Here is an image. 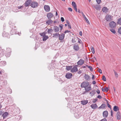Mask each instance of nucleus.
I'll return each mask as SVG.
<instances>
[{
  "label": "nucleus",
  "mask_w": 121,
  "mask_h": 121,
  "mask_svg": "<svg viewBox=\"0 0 121 121\" xmlns=\"http://www.w3.org/2000/svg\"><path fill=\"white\" fill-rule=\"evenodd\" d=\"M117 120H120L121 119V114L119 111L117 112Z\"/></svg>",
  "instance_id": "nucleus-14"
},
{
  "label": "nucleus",
  "mask_w": 121,
  "mask_h": 121,
  "mask_svg": "<svg viewBox=\"0 0 121 121\" xmlns=\"http://www.w3.org/2000/svg\"><path fill=\"white\" fill-rule=\"evenodd\" d=\"M89 82L87 81L86 82H83L81 85V86L82 88H85V87H87V86H88L89 85Z\"/></svg>",
  "instance_id": "nucleus-1"
},
{
  "label": "nucleus",
  "mask_w": 121,
  "mask_h": 121,
  "mask_svg": "<svg viewBox=\"0 0 121 121\" xmlns=\"http://www.w3.org/2000/svg\"><path fill=\"white\" fill-rule=\"evenodd\" d=\"M110 31L114 34L116 33V32L114 29H111L110 30Z\"/></svg>",
  "instance_id": "nucleus-40"
},
{
  "label": "nucleus",
  "mask_w": 121,
  "mask_h": 121,
  "mask_svg": "<svg viewBox=\"0 0 121 121\" xmlns=\"http://www.w3.org/2000/svg\"><path fill=\"white\" fill-rule=\"evenodd\" d=\"M43 41H46L47 39L49 38L48 37V36L45 35L43 37Z\"/></svg>",
  "instance_id": "nucleus-34"
},
{
  "label": "nucleus",
  "mask_w": 121,
  "mask_h": 121,
  "mask_svg": "<svg viewBox=\"0 0 121 121\" xmlns=\"http://www.w3.org/2000/svg\"><path fill=\"white\" fill-rule=\"evenodd\" d=\"M47 16L48 18L49 19L52 18L53 16V15L51 13H50L47 14Z\"/></svg>",
  "instance_id": "nucleus-12"
},
{
  "label": "nucleus",
  "mask_w": 121,
  "mask_h": 121,
  "mask_svg": "<svg viewBox=\"0 0 121 121\" xmlns=\"http://www.w3.org/2000/svg\"><path fill=\"white\" fill-rule=\"evenodd\" d=\"M118 32L119 34H121V27L118 28Z\"/></svg>",
  "instance_id": "nucleus-42"
},
{
  "label": "nucleus",
  "mask_w": 121,
  "mask_h": 121,
  "mask_svg": "<svg viewBox=\"0 0 121 121\" xmlns=\"http://www.w3.org/2000/svg\"><path fill=\"white\" fill-rule=\"evenodd\" d=\"M8 113L7 112H4L2 115V116L3 117V118H5V117H6L8 115Z\"/></svg>",
  "instance_id": "nucleus-27"
},
{
  "label": "nucleus",
  "mask_w": 121,
  "mask_h": 121,
  "mask_svg": "<svg viewBox=\"0 0 121 121\" xmlns=\"http://www.w3.org/2000/svg\"><path fill=\"white\" fill-rule=\"evenodd\" d=\"M61 21H62V22H64V20H65L64 19L63 17H61Z\"/></svg>",
  "instance_id": "nucleus-53"
},
{
  "label": "nucleus",
  "mask_w": 121,
  "mask_h": 121,
  "mask_svg": "<svg viewBox=\"0 0 121 121\" xmlns=\"http://www.w3.org/2000/svg\"><path fill=\"white\" fill-rule=\"evenodd\" d=\"M77 71L78 69L76 65L74 66L71 70V71L72 72H76Z\"/></svg>",
  "instance_id": "nucleus-16"
},
{
  "label": "nucleus",
  "mask_w": 121,
  "mask_h": 121,
  "mask_svg": "<svg viewBox=\"0 0 121 121\" xmlns=\"http://www.w3.org/2000/svg\"><path fill=\"white\" fill-rule=\"evenodd\" d=\"M30 5L33 8H36L38 6L39 4L37 2L34 1L31 3Z\"/></svg>",
  "instance_id": "nucleus-3"
},
{
  "label": "nucleus",
  "mask_w": 121,
  "mask_h": 121,
  "mask_svg": "<svg viewBox=\"0 0 121 121\" xmlns=\"http://www.w3.org/2000/svg\"><path fill=\"white\" fill-rule=\"evenodd\" d=\"M108 10L107 7H104L102 9V11L103 12H106Z\"/></svg>",
  "instance_id": "nucleus-28"
},
{
  "label": "nucleus",
  "mask_w": 121,
  "mask_h": 121,
  "mask_svg": "<svg viewBox=\"0 0 121 121\" xmlns=\"http://www.w3.org/2000/svg\"><path fill=\"white\" fill-rule=\"evenodd\" d=\"M107 107V106L105 104H102L99 107V108H106Z\"/></svg>",
  "instance_id": "nucleus-25"
},
{
  "label": "nucleus",
  "mask_w": 121,
  "mask_h": 121,
  "mask_svg": "<svg viewBox=\"0 0 121 121\" xmlns=\"http://www.w3.org/2000/svg\"><path fill=\"white\" fill-rule=\"evenodd\" d=\"M94 76L93 75H92V79L93 80H94Z\"/></svg>",
  "instance_id": "nucleus-64"
},
{
  "label": "nucleus",
  "mask_w": 121,
  "mask_h": 121,
  "mask_svg": "<svg viewBox=\"0 0 121 121\" xmlns=\"http://www.w3.org/2000/svg\"><path fill=\"white\" fill-rule=\"evenodd\" d=\"M97 10H99L100 9V7L99 5H97L94 7Z\"/></svg>",
  "instance_id": "nucleus-29"
},
{
  "label": "nucleus",
  "mask_w": 121,
  "mask_h": 121,
  "mask_svg": "<svg viewBox=\"0 0 121 121\" xmlns=\"http://www.w3.org/2000/svg\"><path fill=\"white\" fill-rule=\"evenodd\" d=\"M73 49L75 51H77L79 50L80 48L78 45L77 43H75L74 45Z\"/></svg>",
  "instance_id": "nucleus-6"
},
{
  "label": "nucleus",
  "mask_w": 121,
  "mask_h": 121,
  "mask_svg": "<svg viewBox=\"0 0 121 121\" xmlns=\"http://www.w3.org/2000/svg\"><path fill=\"white\" fill-rule=\"evenodd\" d=\"M68 9L71 12L72 11V9L70 8H68Z\"/></svg>",
  "instance_id": "nucleus-56"
},
{
  "label": "nucleus",
  "mask_w": 121,
  "mask_h": 121,
  "mask_svg": "<svg viewBox=\"0 0 121 121\" xmlns=\"http://www.w3.org/2000/svg\"><path fill=\"white\" fill-rule=\"evenodd\" d=\"M81 104L83 105L86 104L88 103V101L87 100H84L81 101Z\"/></svg>",
  "instance_id": "nucleus-23"
},
{
  "label": "nucleus",
  "mask_w": 121,
  "mask_h": 121,
  "mask_svg": "<svg viewBox=\"0 0 121 121\" xmlns=\"http://www.w3.org/2000/svg\"><path fill=\"white\" fill-rule=\"evenodd\" d=\"M71 32L70 31H69L68 30H66L65 31V32H64V33L65 34L67 33H69V32Z\"/></svg>",
  "instance_id": "nucleus-52"
},
{
  "label": "nucleus",
  "mask_w": 121,
  "mask_h": 121,
  "mask_svg": "<svg viewBox=\"0 0 121 121\" xmlns=\"http://www.w3.org/2000/svg\"><path fill=\"white\" fill-rule=\"evenodd\" d=\"M23 6H18L17 7V8L18 9H21V8H22L23 7Z\"/></svg>",
  "instance_id": "nucleus-57"
},
{
  "label": "nucleus",
  "mask_w": 121,
  "mask_h": 121,
  "mask_svg": "<svg viewBox=\"0 0 121 121\" xmlns=\"http://www.w3.org/2000/svg\"><path fill=\"white\" fill-rule=\"evenodd\" d=\"M102 91L104 92H108V89L107 87H106L105 88H102Z\"/></svg>",
  "instance_id": "nucleus-30"
},
{
  "label": "nucleus",
  "mask_w": 121,
  "mask_h": 121,
  "mask_svg": "<svg viewBox=\"0 0 121 121\" xmlns=\"http://www.w3.org/2000/svg\"><path fill=\"white\" fill-rule=\"evenodd\" d=\"M98 99H94L93 100L92 102H93L94 103H95L96 102L97 100Z\"/></svg>",
  "instance_id": "nucleus-48"
},
{
  "label": "nucleus",
  "mask_w": 121,
  "mask_h": 121,
  "mask_svg": "<svg viewBox=\"0 0 121 121\" xmlns=\"http://www.w3.org/2000/svg\"><path fill=\"white\" fill-rule=\"evenodd\" d=\"M68 28H69V29H71V25L70 24H68Z\"/></svg>",
  "instance_id": "nucleus-58"
},
{
  "label": "nucleus",
  "mask_w": 121,
  "mask_h": 121,
  "mask_svg": "<svg viewBox=\"0 0 121 121\" xmlns=\"http://www.w3.org/2000/svg\"><path fill=\"white\" fill-rule=\"evenodd\" d=\"M46 34V32L44 31L43 33H40V35H41V36H42L43 37H44V36H45V35Z\"/></svg>",
  "instance_id": "nucleus-35"
},
{
  "label": "nucleus",
  "mask_w": 121,
  "mask_h": 121,
  "mask_svg": "<svg viewBox=\"0 0 121 121\" xmlns=\"http://www.w3.org/2000/svg\"><path fill=\"white\" fill-rule=\"evenodd\" d=\"M72 5L73 7L74 10H75L76 12H77V5L75 3L74 1L72 2Z\"/></svg>",
  "instance_id": "nucleus-9"
},
{
  "label": "nucleus",
  "mask_w": 121,
  "mask_h": 121,
  "mask_svg": "<svg viewBox=\"0 0 121 121\" xmlns=\"http://www.w3.org/2000/svg\"><path fill=\"white\" fill-rule=\"evenodd\" d=\"M113 109L114 111L117 112L119 110V108L118 106H114Z\"/></svg>",
  "instance_id": "nucleus-24"
},
{
  "label": "nucleus",
  "mask_w": 121,
  "mask_h": 121,
  "mask_svg": "<svg viewBox=\"0 0 121 121\" xmlns=\"http://www.w3.org/2000/svg\"><path fill=\"white\" fill-rule=\"evenodd\" d=\"M2 35L4 37H7L8 38L9 37V34L5 32H3Z\"/></svg>",
  "instance_id": "nucleus-13"
},
{
  "label": "nucleus",
  "mask_w": 121,
  "mask_h": 121,
  "mask_svg": "<svg viewBox=\"0 0 121 121\" xmlns=\"http://www.w3.org/2000/svg\"><path fill=\"white\" fill-rule=\"evenodd\" d=\"M84 61L83 60L81 59L78 61L77 63L78 65H82L84 63Z\"/></svg>",
  "instance_id": "nucleus-19"
},
{
  "label": "nucleus",
  "mask_w": 121,
  "mask_h": 121,
  "mask_svg": "<svg viewBox=\"0 0 121 121\" xmlns=\"http://www.w3.org/2000/svg\"><path fill=\"white\" fill-rule=\"evenodd\" d=\"M98 71L100 73H102V70L98 68Z\"/></svg>",
  "instance_id": "nucleus-50"
},
{
  "label": "nucleus",
  "mask_w": 121,
  "mask_h": 121,
  "mask_svg": "<svg viewBox=\"0 0 121 121\" xmlns=\"http://www.w3.org/2000/svg\"><path fill=\"white\" fill-rule=\"evenodd\" d=\"M105 99L106 100V101H107L108 107L111 109V106L108 103V101L106 99Z\"/></svg>",
  "instance_id": "nucleus-41"
},
{
  "label": "nucleus",
  "mask_w": 121,
  "mask_h": 121,
  "mask_svg": "<svg viewBox=\"0 0 121 121\" xmlns=\"http://www.w3.org/2000/svg\"><path fill=\"white\" fill-rule=\"evenodd\" d=\"M100 121H107V120L106 119L104 118L101 120Z\"/></svg>",
  "instance_id": "nucleus-55"
},
{
  "label": "nucleus",
  "mask_w": 121,
  "mask_h": 121,
  "mask_svg": "<svg viewBox=\"0 0 121 121\" xmlns=\"http://www.w3.org/2000/svg\"><path fill=\"white\" fill-rule=\"evenodd\" d=\"M83 17L84 18L85 20H86V22L88 24H90V22L88 20V19H87V18H86V17L85 16H84Z\"/></svg>",
  "instance_id": "nucleus-37"
},
{
  "label": "nucleus",
  "mask_w": 121,
  "mask_h": 121,
  "mask_svg": "<svg viewBox=\"0 0 121 121\" xmlns=\"http://www.w3.org/2000/svg\"><path fill=\"white\" fill-rule=\"evenodd\" d=\"M111 116L112 117L113 116V113L112 111V110H111Z\"/></svg>",
  "instance_id": "nucleus-54"
},
{
  "label": "nucleus",
  "mask_w": 121,
  "mask_h": 121,
  "mask_svg": "<svg viewBox=\"0 0 121 121\" xmlns=\"http://www.w3.org/2000/svg\"><path fill=\"white\" fill-rule=\"evenodd\" d=\"M92 83L93 84H95V83H96V82H95V81H93V82H92Z\"/></svg>",
  "instance_id": "nucleus-62"
},
{
  "label": "nucleus",
  "mask_w": 121,
  "mask_h": 121,
  "mask_svg": "<svg viewBox=\"0 0 121 121\" xmlns=\"http://www.w3.org/2000/svg\"><path fill=\"white\" fill-rule=\"evenodd\" d=\"M75 38L73 39L72 40V42L73 43H75L76 42Z\"/></svg>",
  "instance_id": "nucleus-43"
},
{
  "label": "nucleus",
  "mask_w": 121,
  "mask_h": 121,
  "mask_svg": "<svg viewBox=\"0 0 121 121\" xmlns=\"http://www.w3.org/2000/svg\"><path fill=\"white\" fill-rule=\"evenodd\" d=\"M90 49H91V52H92V53L93 54H94L95 52V51L94 48L92 46H91V47Z\"/></svg>",
  "instance_id": "nucleus-38"
},
{
  "label": "nucleus",
  "mask_w": 121,
  "mask_h": 121,
  "mask_svg": "<svg viewBox=\"0 0 121 121\" xmlns=\"http://www.w3.org/2000/svg\"><path fill=\"white\" fill-rule=\"evenodd\" d=\"M53 21L51 20H49L48 21H47L46 23V24H48V25H49L50 24H51L53 22Z\"/></svg>",
  "instance_id": "nucleus-26"
},
{
  "label": "nucleus",
  "mask_w": 121,
  "mask_h": 121,
  "mask_svg": "<svg viewBox=\"0 0 121 121\" xmlns=\"http://www.w3.org/2000/svg\"><path fill=\"white\" fill-rule=\"evenodd\" d=\"M78 39V43H80L81 44V43H82V41H81V40L79 39L78 38H77Z\"/></svg>",
  "instance_id": "nucleus-47"
},
{
  "label": "nucleus",
  "mask_w": 121,
  "mask_h": 121,
  "mask_svg": "<svg viewBox=\"0 0 121 121\" xmlns=\"http://www.w3.org/2000/svg\"><path fill=\"white\" fill-rule=\"evenodd\" d=\"M114 74H115V76H116V77H118V74L116 72H115V71H114Z\"/></svg>",
  "instance_id": "nucleus-51"
},
{
  "label": "nucleus",
  "mask_w": 121,
  "mask_h": 121,
  "mask_svg": "<svg viewBox=\"0 0 121 121\" xmlns=\"http://www.w3.org/2000/svg\"><path fill=\"white\" fill-rule=\"evenodd\" d=\"M53 30L55 32L57 33L58 32L59 30V28L57 26H54L53 28Z\"/></svg>",
  "instance_id": "nucleus-18"
},
{
  "label": "nucleus",
  "mask_w": 121,
  "mask_h": 121,
  "mask_svg": "<svg viewBox=\"0 0 121 121\" xmlns=\"http://www.w3.org/2000/svg\"><path fill=\"white\" fill-rule=\"evenodd\" d=\"M44 8L45 10L47 12H48L50 10V7L48 5H45L44 6Z\"/></svg>",
  "instance_id": "nucleus-8"
},
{
  "label": "nucleus",
  "mask_w": 121,
  "mask_h": 121,
  "mask_svg": "<svg viewBox=\"0 0 121 121\" xmlns=\"http://www.w3.org/2000/svg\"><path fill=\"white\" fill-rule=\"evenodd\" d=\"M84 77L85 80L87 81H89L90 80V77L88 74H85Z\"/></svg>",
  "instance_id": "nucleus-22"
},
{
  "label": "nucleus",
  "mask_w": 121,
  "mask_h": 121,
  "mask_svg": "<svg viewBox=\"0 0 121 121\" xmlns=\"http://www.w3.org/2000/svg\"><path fill=\"white\" fill-rule=\"evenodd\" d=\"M82 73V71L81 70H80L78 72V73L79 74H80L81 73Z\"/></svg>",
  "instance_id": "nucleus-59"
},
{
  "label": "nucleus",
  "mask_w": 121,
  "mask_h": 121,
  "mask_svg": "<svg viewBox=\"0 0 121 121\" xmlns=\"http://www.w3.org/2000/svg\"><path fill=\"white\" fill-rule=\"evenodd\" d=\"M72 74L70 73H67L65 75V77L67 79H70L72 77Z\"/></svg>",
  "instance_id": "nucleus-7"
},
{
  "label": "nucleus",
  "mask_w": 121,
  "mask_h": 121,
  "mask_svg": "<svg viewBox=\"0 0 121 121\" xmlns=\"http://www.w3.org/2000/svg\"><path fill=\"white\" fill-rule=\"evenodd\" d=\"M103 117L106 118L108 116V112L107 111H104L103 112Z\"/></svg>",
  "instance_id": "nucleus-17"
},
{
  "label": "nucleus",
  "mask_w": 121,
  "mask_h": 121,
  "mask_svg": "<svg viewBox=\"0 0 121 121\" xmlns=\"http://www.w3.org/2000/svg\"><path fill=\"white\" fill-rule=\"evenodd\" d=\"M97 97L99 99H101L102 98V97L99 95Z\"/></svg>",
  "instance_id": "nucleus-49"
},
{
  "label": "nucleus",
  "mask_w": 121,
  "mask_h": 121,
  "mask_svg": "<svg viewBox=\"0 0 121 121\" xmlns=\"http://www.w3.org/2000/svg\"><path fill=\"white\" fill-rule=\"evenodd\" d=\"M79 34L80 36H82V32L81 31H80L79 32Z\"/></svg>",
  "instance_id": "nucleus-60"
},
{
  "label": "nucleus",
  "mask_w": 121,
  "mask_h": 121,
  "mask_svg": "<svg viewBox=\"0 0 121 121\" xmlns=\"http://www.w3.org/2000/svg\"><path fill=\"white\" fill-rule=\"evenodd\" d=\"M96 92L98 94H99L100 93V91L99 90H98L97 91H96Z\"/></svg>",
  "instance_id": "nucleus-61"
},
{
  "label": "nucleus",
  "mask_w": 121,
  "mask_h": 121,
  "mask_svg": "<svg viewBox=\"0 0 121 121\" xmlns=\"http://www.w3.org/2000/svg\"><path fill=\"white\" fill-rule=\"evenodd\" d=\"M7 53L5 54V56L6 57H9L10 55L11 52V49L9 48H8L6 50Z\"/></svg>",
  "instance_id": "nucleus-5"
},
{
  "label": "nucleus",
  "mask_w": 121,
  "mask_h": 121,
  "mask_svg": "<svg viewBox=\"0 0 121 121\" xmlns=\"http://www.w3.org/2000/svg\"><path fill=\"white\" fill-rule=\"evenodd\" d=\"M10 34L11 35H13L14 34H16L17 33V30L14 29H12L10 31Z\"/></svg>",
  "instance_id": "nucleus-11"
},
{
  "label": "nucleus",
  "mask_w": 121,
  "mask_h": 121,
  "mask_svg": "<svg viewBox=\"0 0 121 121\" xmlns=\"http://www.w3.org/2000/svg\"><path fill=\"white\" fill-rule=\"evenodd\" d=\"M102 79L104 81H106V78L104 75L103 76Z\"/></svg>",
  "instance_id": "nucleus-46"
},
{
  "label": "nucleus",
  "mask_w": 121,
  "mask_h": 121,
  "mask_svg": "<svg viewBox=\"0 0 121 121\" xmlns=\"http://www.w3.org/2000/svg\"><path fill=\"white\" fill-rule=\"evenodd\" d=\"M53 35V37L56 38H57L59 37V33L54 34Z\"/></svg>",
  "instance_id": "nucleus-31"
},
{
  "label": "nucleus",
  "mask_w": 121,
  "mask_h": 121,
  "mask_svg": "<svg viewBox=\"0 0 121 121\" xmlns=\"http://www.w3.org/2000/svg\"><path fill=\"white\" fill-rule=\"evenodd\" d=\"M85 91H89L91 90L92 89L91 85L90 84L89 86L86 87V88L85 87Z\"/></svg>",
  "instance_id": "nucleus-15"
},
{
  "label": "nucleus",
  "mask_w": 121,
  "mask_h": 121,
  "mask_svg": "<svg viewBox=\"0 0 121 121\" xmlns=\"http://www.w3.org/2000/svg\"><path fill=\"white\" fill-rule=\"evenodd\" d=\"M72 68V66H66V69L68 71L69 70Z\"/></svg>",
  "instance_id": "nucleus-32"
},
{
  "label": "nucleus",
  "mask_w": 121,
  "mask_h": 121,
  "mask_svg": "<svg viewBox=\"0 0 121 121\" xmlns=\"http://www.w3.org/2000/svg\"><path fill=\"white\" fill-rule=\"evenodd\" d=\"M66 23L68 25L70 24L69 22V21L68 20H67V21H66Z\"/></svg>",
  "instance_id": "nucleus-63"
},
{
  "label": "nucleus",
  "mask_w": 121,
  "mask_h": 121,
  "mask_svg": "<svg viewBox=\"0 0 121 121\" xmlns=\"http://www.w3.org/2000/svg\"><path fill=\"white\" fill-rule=\"evenodd\" d=\"M96 1L98 4L100 3L101 2V0H96Z\"/></svg>",
  "instance_id": "nucleus-45"
},
{
  "label": "nucleus",
  "mask_w": 121,
  "mask_h": 121,
  "mask_svg": "<svg viewBox=\"0 0 121 121\" xmlns=\"http://www.w3.org/2000/svg\"><path fill=\"white\" fill-rule=\"evenodd\" d=\"M91 107L93 109H95L98 107V106L96 104H92L91 105Z\"/></svg>",
  "instance_id": "nucleus-20"
},
{
  "label": "nucleus",
  "mask_w": 121,
  "mask_h": 121,
  "mask_svg": "<svg viewBox=\"0 0 121 121\" xmlns=\"http://www.w3.org/2000/svg\"><path fill=\"white\" fill-rule=\"evenodd\" d=\"M112 16L109 14H107L105 17L106 20L108 22H110L112 20Z\"/></svg>",
  "instance_id": "nucleus-2"
},
{
  "label": "nucleus",
  "mask_w": 121,
  "mask_h": 121,
  "mask_svg": "<svg viewBox=\"0 0 121 121\" xmlns=\"http://www.w3.org/2000/svg\"><path fill=\"white\" fill-rule=\"evenodd\" d=\"M65 37V34L62 33L60 35L59 34V39L61 40H62L64 39Z\"/></svg>",
  "instance_id": "nucleus-10"
},
{
  "label": "nucleus",
  "mask_w": 121,
  "mask_h": 121,
  "mask_svg": "<svg viewBox=\"0 0 121 121\" xmlns=\"http://www.w3.org/2000/svg\"><path fill=\"white\" fill-rule=\"evenodd\" d=\"M117 23L121 25V17H120L117 20Z\"/></svg>",
  "instance_id": "nucleus-33"
},
{
  "label": "nucleus",
  "mask_w": 121,
  "mask_h": 121,
  "mask_svg": "<svg viewBox=\"0 0 121 121\" xmlns=\"http://www.w3.org/2000/svg\"><path fill=\"white\" fill-rule=\"evenodd\" d=\"M63 26V25L62 24H61L60 25H59V27L60 28V30H61L62 29Z\"/></svg>",
  "instance_id": "nucleus-44"
},
{
  "label": "nucleus",
  "mask_w": 121,
  "mask_h": 121,
  "mask_svg": "<svg viewBox=\"0 0 121 121\" xmlns=\"http://www.w3.org/2000/svg\"><path fill=\"white\" fill-rule=\"evenodd\" d=\"M86 66L89 68L91 71H93V69L91 66H89L87 65H86Z\"/></svg>",
  "instance_id": "nucleus-36"
},
{
  "label": "nucleus",
  "mask_w": 121,
  "mask_h": 121,
  "mask_svg": "<svg viewBox=\"0 0 121 121\" xmlns=\"http://www.w3.org/2000/svg\"><path fill=\"white\" fill-rule=\"evenodd\" d=\"M109 25L110 27L113 28L116 27V24L114 21H112L109 23Z\"/></svg>",
  "instance_id": "nucleus-4"
},
{
  "label": "nucleus",
  "mask_w": 121,
  "mask_h": 121,
  "mask_svg": "<svg viewBox=\"0 0 121 121\" xmlns=\"http://www.w3.org/2000/svg\"><path fill=\"white\" fill-rule=\"evenodd\" d=\"M30 0H28L26 1L24 4L25 6L26 7L28 6L30 3Z\"/></svg>",
  "instance_id": "nucleus-21"
},
{
  "label": "nucleus",
  "mask_w": 121,
  "mask_h": 121,
  "mask_svg": "<svg viewBox=\"0 0 121 121\" xmlns=\"http://www.w3.org/2000/svg\"><path fill=\"white\" fill-rule=\"evenodd\" d=\"M47 30H48V33L51 34V33L52 32L53 30L52 29H47Z\"/></svg>",
  "instance_id": "nucleus-39"
}]
</instances>
